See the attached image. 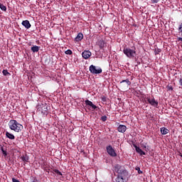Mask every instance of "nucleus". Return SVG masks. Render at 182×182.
Instances as JSON below:
<instances>
[{"label":"nucleus","mask_w":182,"mask_h":182,"mask_svg":"<svg viewBox=\"0 0 182 182\" xmlns=\"http://www.w3.org/2000/svg\"><path fill=\"white\" fill-rule=\"evenodd\" d=\"M123 53L125 55V56H127V58L129 59H134L137 55L135 47L132 48H124L123 50Z\"/></svg>","instance_id":"nucleus-2"},{"label":"nucleus","mask_w":182,"mask_h":182,"mask_svg":"<svg viewBox=\"0 0 182 182\" xmlns=\"http://www.w3.org/2000/svg\"><path fill=\"white\" fill-rule=\"evenodd\" d=\"M31 182H38V179L34 177H31Z\"/></svg>","instance_id":"nucleus-29"},{"label":"nucleus","mask_w":182,"mask_h":182,"mask_svg":"<svg viewBox=\"0 0 182 182\" xmlns=\"http://www.w3.org/2000/svg\"><path fill=\"white\" fill-rule=\"evenodd\" d=\"M65 54L71 55L73 54V51L71 50H67L65 51Z\"/></svg>","instance_id":"nucleus-25"},{"label":"nucleus","mask_w":182,"mask_h":182,"mask_svg":"<svg viewBox=\"0 0 182 182\" xmlns=\"http://www.w3.org/2000/svg\"><path fill=\"white\" fill-rule=\"evenodd\" d=\"M158 1H159L158 0H156V1H155V3H158Z\"/></svg>","instance_id":"nucleus-35"},{"label":"nucleus","mask_w":182,"mask_h":182,"mask_svg":"<svg viewBox=\"0 0 182 182\" xmlns=\"http://www.w3.org/2000/svg\"><path fill=\"white\" fill-rule=\"evenodd\" d=\"M53 171L58 176H63L62 173L58 169H53Z\"/></svg>","instance_id":"nucleus-24"},{"label":"nucleus","mask_w":182,"mask_h":182,"mask_svg":"<svg viewBox=\"0 0 182 182\" xmlns=\"http://www.w3.org/2000/svg\"><path fill=\"white\" fill-rule=\"evenodd\" d=\"M37 110L41 112V114H43L45 115L48 114V107L46 103H42L37 107Z\"/></svg>","instance_id":"nucleus-4"},{"label":"nucleus","mask_w":182,"mask_h":182,"mask_svg":"<svg viewBox=\"0 0 182 182\" xmlns=\"http://www.w3.org/2000/svg\"><path fill=\"white\" fill-rule=\"evenodd\" d=\"M127 129V127L125 125L120 124L117 127V131L119 133L124 134Z\"/></svg>","instance_id":"nucleus-9"},{"label":"nucleus","mask_w":182,"mask_h":182,"mask_svg":"<svg viewBox=\"0 0 182 182\" xmlns=\"http://www.w3.org/2000/svg\"><path fill=\"white\" fill-rule=\"evenodd\" d=\"M143 149H145L146 151L149 150V146H146V145H144L143 146Z\"/></svg>","instance_id":"nucleus-33"},{"label":"nucleus","mask_w":182,"mask_h":182,"mask_svg":"<svg viewBox=\"0 0 182 182\" xmlns=\"http://www.w3.org/2000/svg\"><path fill=\"white\" fill-rule=\"evenodd\" d=\"M114 171L117 173V176H128V172L127 169L122 168V166L119 164L115 165L113 167Z\"/></svg>","instance_id":"nucleus-3"},{"label":"nucleus","mask_w":182,"mask_h":182,"mask_svg":"<svg viewBox=\"0 0 182 182\" xmlns=\"http://www.w3.org/2000/svg\"><path fill=\"white\" fill-rule=\"evenodd\" d=\"M107 119V117L106 116L101 117V120L102 122H106Z\"/></svg>","instance_id":"nucleus-30"},{"label":"nucleus","mask_w":182,"mask_h":182,"mask_svg":"<svg viewBox=\"0 0 182 182\" xmlns=\"http://www.w3.org/2000/svg\"><path fill=\"white\" fill-rule=\"evenodd\" d=\"M83 34L81 33H79L77 36V37H75V41L77 42L81 41L83 39Z\"/></svg>","instance_id":"nucleus-17"},{"label":"nucleus","mask_w":182,"mask_h":182,"mask_svg":"<svg viewBox=\"0 0 182 182\" xmlns=\"http://www.w3.org/2000/svg\"><path fill=\"white\" fill-rule=\"evenodd\" d=\"M135 170H136V171H138L139 174H142V173H143V171H142L141 170H140V168H139V167H136V168H135Z\"/></svg>","instance_id":"nucleus-28"},{"label":"nucleus","mask_w":182,"mask_h":182,"mask_svg":"<svg viewBox=\"0 0 182 182\" xmlns=\"http://www.w3.org/2000/svg\"><path fill=\"white\" fill-rule=\"evenodd\" d=\"M97 44L98 46H100V49L102 50L105 48V43L104 40H100L97 41Z\"/></svg>","instance_id":"nucleus-16"},{"label":"nucleus","mask_w":182,"mask_h":182,"mask_svg":"<svg viewBox=\"0 0 182 182\" xmlns=\"http://www.w3.org/2000/svg\"><path fill=\"white\" fill-rule=\"evenodd\" d=\"M21 159L23 162L28 163V156L27 155H23Z\"/></svg>","instance_id":"nucleus-21"},{"label":"nucleus","mask_w":182,"mask_h":182,"mask_svg":"<svg viewBox=\"0 0 182 182\" xmlns=\"http://www.w3.org/2000/svg\"><path fill=\"white\" fill-rule=\"evenodd\" d=\"M9 127L16 133H21L23 129V125L16 119H11L9 122Z\"/></svg>","instance_id":"nucleus-1"},{"label":"nucleus","mask_w":182,"mask_h":182,"mask_svg":"<svg viewBox=\"0 0 182 182\" xmlns=\"http://www.w3.org/2000/svg\"><path fill=\"white\" fill-rule=\"evenodd\" d=\"M6 137H7L8 139H11V140L15 139V136H14V134H11V133L9 132H6Z\"/></svg>","instance_id":"nucleus-18"},{"label":"nucleus","mask_w":182,"mask_h":182,"mask_svg":"<svg viewBox=\"0 0 182 182\" xmlns=\"http://www.w3.org/2000/svg\"><path fill=\"white\" fill-rule=\"evenodd\" d=\"M39 48L40 47L38 46H33V47H31V51H33V53H37L39 51Z\"/></svg>","instance_id":"nucleus-20"},{"label":"nucleus","mask_w":182,"mask_h":182,"mask_svg":"<svg viewBox=\"0 0 182 182\" xmlns=\"http://www.w3.org/2000/svg\"><path fill=\"white\" fill-rule=\"evenodd\" d=\"M90 72L92 75H99L102 73V68L100 67H95L94 65L90 66Z\"/></svg>","instance_id":"nucleus-6"},{"label":"nucleus","mask_w":182,"mask_h":182,"mask_svg":"<svg viewBox=\"0 0 182 182\" xmlns=\"http://www.w3.org/2000/svg\"><path fill=\"white\" fill-rule=\"evenodd\" d=\"M121 85V88L122 90H128L129 86L132 85L131 81L129 79L123 80L121 82H119Z\"/></svg>","instance_id":"nucleus-7"},{"label":"nucleus","mask_w":182,"mask_h":182,"mask_svg":"<svg viewBox=\"0 0 182 182\" xmlns=\"http://www.w3.org/2000/svg\"><path fill=\"white\" fill-rule=\"evenodd\" d=\"M107 153L110 155L112 157H117V153L115 152L114 148H112V145H108L106 147Z\"/></svg>","instance_id":"nucleus-8"},{"label":"nucleus","mask_w":182,"mask_h":182,"mask_svg":"<svg viewBox=\"0 0 182 182\" xmlns=\"http://www.w3.org/2000/svg\"><path fill=\"white\" fill-rule=\"evenodd\" d=\"M167 91H173V87L171 85H168L166 87Z\"/></svg>","instance_id":"nucleus-26"},{"label":"nucleus","mask_w":182,"mask_h":182,"mask_svg":"<svg viewBox=\"0 0 182 182\" xmlns=\"http://www.w3.org/2000/svg\"><path fill=\"white\" fill-rule=\"evenodd\" d=\"M101 100L103 102H105L107 101V98L106 97L103 96V97H101Z\"/></svg>","instance_id":"nucleus-31"},{"label":"nucleus","mask_w":182,"mask_h":182,"mask_svg":"<svg viewBox=\"0 0 182 182\" xmlns=\"http://www.w3.org/2000/svg\"><path fill=\"white\" fill-rule=\"evenodd\" d=\"M145 100L147 101V104H149L152 107H158L159 102L155 100L154 97H146Z\"/></svg>","instance_id":"nucleus-5"},{"label":"nucleus","mask_w":182,"mask_h":182,"mask_svg":"<svg viewBox=\"0 0 182 182\" xmlns=\"http://www.w3.org/2000/svg\"><path fill=\"white\" fill-rule=\"evenodd\" d=\"M178 34L179 36H181V37H178V41L182 42V23H180V25L178 26Z\"/></svg>","instance_id":"nucleus-15"},{"label":"nucleus","mask_w":182,"mask_h":182,"mask_svg":"<svg viewBox=\"0 0 182 182\" xmlns=\"http://www.w3.org/2000/svg\"><path fill=\"white\" fill-rule=\"evenodd\" d=\"M1 151H2L3 154H4V156H7V151H4V147L1 146Z\"/></svg>","instance_id":"nucleus-27"},{"label":"nucleus","mask_w":182,"mask_h":182,"mask_svg":"<svg viewBox=\"0 0 182 182\" xmlns=\"http://www.w3.org/2000/svg\"><path fill=\"white\" fill-rule=\"evenodd\" d=\"M2 73L4 76L11 75L9 71L7 70H3Z\"/></svg>","instance_id":"nucleus-22"},{"label":"nucleus","mask_w":182,"mask_h":182,"mask_svg":"<svg viewBox=\"0 0 182 182\" xmlns=\"http://www.w3.org/2000/svg\"><path fill=\"white\" fill-rule=\"evenodd\" d=\"M22 25L27 29L31 28V24L28 20H24L22 21Z\"/></svg>","instance_id":"nucleus-14"},{"label":"nucleus","mask_w":182,"mask_h":182,"mask_svg":"<svg viewBox=\"0 0 182 182\" xmlns=\"http://www.w3.org/2000/svg\"><path fill=\"white\" fill-rule=\"evenodd\" d=\"M179 85L180 86H182V78H180L179 80Z\"/></svg>","instance_id":"nucleus-34"},{"label":"nucleus","mask_w":182,"mask_h":182,"mask_svg":"<svg viewBox=\"0 0 182 182\" xmlns=\"http://www.w3.org/2000/svg\"><path fill=\"white\" fill-rule=\"evenodd\" d=\"M181 158H182V154H180V155H179Z\"/></svg>","instance_id":"nucleus-36"},{"label":"nucleus","mask_w":182,"mask_h":182,"mask_svg":"<svg viewBox=\"0 0 182 182\" xmlns=\"http://www.w3.org/2000/svg\"><path fill=\"white\" fill-rule=\"evenodd\" d=\"M12 182H21L19 180L16 179L15 178H12Z\"/></svg>","instance_id":"nucleus-32"},{"label":"nucleus","mask_w":182,"mask_h":182,"mask_svg":"<svg viewBox=\"0 0 182 182\" xmlns=\"http://www.w3.org/2000/svg\"><path fill=\"white\" fill-rule=\"evenodd\" d=\"M82 55L84 59L87 60L90 56H92V53L90 50H84Z\"/></svg>","instance_id":"nucleus-10"},{"label":"nucleus","mask_w":182,"mask_h":182,"mask_svg":"<svg viewBox=\"0 0 182 182\" xmlns=\"http://www.w3.org/2000/svg\"><path fill=\"white\" fill-rule=\"evenodd\" d=\"M128 175L117 176L116 178L117 182H125L126 178Z\"/></svg>","instance_id":"nucleus-11"},{"label":"nucleus","mask_w":182,"mask_h":182,"mask_svg":"<svg viewBox=\"0 0 182 182\" xmlns=\"http://www.w3.org/2000/svg\"><path fill=\"white\" fill-rule=\"evenodd\" d=\"M134 146L136 150V152L139 153L140 156L146 155V153L144 151H142V149H140L137 145H134Z\"/></svg>","instance_id":"nucleus-13"},{"label":"nucleus","mask_w":182,"mask_h":182,"mask_svg":"<svg viewBox=\"0 0 182 182\" xmlns=\"http://www.w3.org/2000/svg\"><path fill=\"white\" fill-rule=\"evenodd\" d=\"M85 103L86 105H88V106L91 107L92 109H94V110H95L96 109H97V107H96V106L93 104V102H92V101H90V100H87L85 101Z\"/></svg>","instance_id":"nucleus-12"},{"label":"nucleus","mask_w":182,"mask_h":182,"mask_svg":"<svg viewBox=\"0 0 182 182\" xmlns=\"http://www.w3.org/2000/svg\"><path fill=\"white\" fill-rule=\"evenodd\" d=\"M161 134L166 135L169 133V130L167 129L166 127H161Z\"/></svg>","instance_id":"nucleus-19"},{"label":"nucleus","mask_w":182,"mask_h":182,"mask_svg":"<svg viewBox=\"0 0 182 182\" xmlns=\"http://www.w3.org/2000/svg\"><path fill=\"white\" fill-rule=\"evenodd\" d=\"M0 9H1V11H6V6H4V5L2 4H0Z\"/></svg>","instance_id":"nucleus-23"}]
</instances>
